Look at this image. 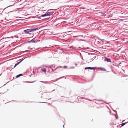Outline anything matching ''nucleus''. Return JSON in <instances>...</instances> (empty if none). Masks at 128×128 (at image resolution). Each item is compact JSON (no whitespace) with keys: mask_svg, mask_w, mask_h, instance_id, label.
<instances>
[{"mask_svg":"<svg viewBox=\"0 0 128 128\" xmlns=\"http://www.w3.org/2000/svg\"><path fill=\"white\" fill-rule=\"evenodd\" d=\"M22 75V74H18V75H17L16 76V78H18L19 77H20V76H21Z\"/></svg>","mask_w":128,"mask_h":128,"instance_id":"11","label":"nucleus"},{"mask_svg":"<svg viewBox=\"0 0 128 128\" xmlns=\"http://www.w3.org/2000/svg\"><path fill=\"white\" fill-rule=\"evenodd\" d=\"M99 69H100L101 70H103V71H105L106 70L105 68H99Z\"/></svg>","mask_w":128,"mask_h":128,"instance_id":"10","label":"nucleus"},{"mask_svg":"<svg viewBox=\"0 0 128 128\" xmlns=\"http://www.w3.org/2000/svg\"><path fill=\"white\" fill-rule=\"evenodd\" d=\"M104 60L108 62H111V60L110 59L108 58H105Z\"/></svg>","mask_w":128,"mask_h":128,"instance_id":"4","label":"nucleus"},{"mask_svg":"<svg viewBox=\"0 0 128 128\" xmlns=\"http://www.w3.org/2000/svg\"><path fill=\"white\" fill-rule=\"evenodd\" d=\"M102 16H106V14L104 13H102Z\"/></svg>","mask_w":128,"mask_h":128,"instance_id":"15","label":"nucleus"},{"mask_svg":"<svg viewBox=\"0 0 128 128\" xmlns=\"http://www.w3.org/2000/svg\"><path fill=\"white\" fill-rule=\"evenodd\" d=\"M101 40L103 42H104L103 40Z\"/></svg>","mask_w":128,"mask_h":128,"instance_id":"23","label":"nucleus"},{"mask_svg":"<svg viewBox=\"0 0 128 128\" xmlns=\"http://www.w3.org/2000/svg\"><path fill=\"white\" fill-rule=\"evenodd\" d=\"M49 16V14H48V13L47 12H46L45 14L43 15H41L42 17H44L45 16Z\"/></svg>","mask_w":128,"mask_h":128,"instance_id":"5","label":"nucleus"},{"mask_svg":"<svg viewBox=\"0 0 128 128\" xmlns=\"http://www.w3.org/2000/svg\"><path fill=\"white\" fill-rule=\"evenodd\" d=\"M52 69V70H53V69H52H52Z\"/></svg>","mask_w":128,"mask_h":128,"instance_id":"29","label":"nucleus"},{"mask_svg":"<svg viewBox=\"0 0 128 128\" xmlns=\"http://www.w3.org/2000/svg\"><path fill=\"white\" fill-rule=\"evenodd\" d=\"M13 38L14 36H12L10 37H7L5 39H6V40H7V42H8L10 40V38H12V39H13Z\"/></svg>","mask_w":128,"mask_h":128,"instance_id":"2","label":"nucleus"},{"mask_svg":"<svg viewBox=\"0 0 128 128\" xmlns=\"http://www.w3.org/2000/svg\"><path fill=\"white\" fill-rule=\"evenodd\" d=\"M34 49L35 48H30V50H32L33 49Z\"/></svg>","mask_w":128,"mask_h":128,"instance_id":"21","label":"nucleus"},{"mask_svg":"<svg viewBox=\"0 0 128 128\" xmlns=\"http://www.w3.org/2000/svg\"><path fill=\"white\" fill-rule=\"evenodd\" d=\"M41 70L44 72L46 73V70L45 68H42L41 69Z\"/></svg>","mask_w":128,"mask_h":128,"instance_id":"12","label":"nucleus"},{"mask_svg":"<svg viewBox=\"0 0 128 128\" xmlns=\"http://www.w3.org/2000/svg\"><path fill=\"white\" fill-rule=\"evenodd\" d=\"M40 82H43V83H45V82H43V81H41Z\"/></svg>","mask_w":128,"mask_h":128,"instance_id":"22","label":"nucleus"},{"mask_svg":"<svg viewBox=\"0 0 128 128\" xmlns=\"http://www.w3.org/2000/svg\"><path fill=\"white\" fill-rule=\"evenodd\" d=\"M38 29V28H35L30 29V30H31V32L32 31L36 30H37Z\"/></svg>","mask_w":128,"mask_h":128,"instance_id":"9","label":"nucleus"},{"mask_svg":"<svg viewBox=\"0 0 128 128\" xmlns=\"http://www.w3.org/2000/svg\"><path fill=\"white\" fill-rule=\"evenodd\" d=\"M87 100H88L90 101H91L92 100H89V99H87Z\"/></svg>","mask_w":128,"mask_h":128,"instance_id":"24","label":"nucleus"},{"mask_svg":"<svg viewBox=\"0 0 128 128\" xmlns=\"http://www.w3.org/2000/svg\"><path fill=\"white\" fill-rule=\"evenodd\" d=\"M9 6L8 7H9V6Z\"/></svg>","mask_w":128,"mask_h":128,"instance_id":"28","label":"nucleus"},{"mask_svg":"<svg viewBox=\"0 0 128 128\" xmlns=\"http://www.w3.org/2000/svg\"><path fill=\"white\" fill-rule=\"evenodd\" d=\"M67 68V66H64L63 67H62V66H59L58 67H57L55 69V70H56V69H57V68Z\"/></svg>","mask_w":128,"mask_h":128,"instance_id":"6","label":"nucleus"},{"mask_svg":"<svg viewBox=\"0 0 128 128\" xmlns=\"http://www.w3.org/2000/svg\"><path fill=\"white\" fill-rule=\"evenodd\" d=\"M116 119H118V117H116Z\"/></svg>","mask_w":128,"mask_h":128,"instance_id":"25","label":"nucleus"},{"mask_svg":"<svg viewBox=\"0 0 128 128\" xmlns=\"http://www.w3.org/2000/svg\"><path fill=\"white\" fill-rule=\"evenodd\" d=\"M54 90H53L52 91H54Z\"/></svg>","mask_w":128,"mask_h":128,"instance_id":"30","label":"nucleus"},{"mask_svg":"<svg viewBox=\"0 0 128 128\" xmlns=\"http://www.w3.org/2000/svg\"><path fill=\"white\" fill-rule=\"evenodd\" d=\"M24 59H22V60H21V61H19V62H18V63H19V64H20V63L24 60Z\"/></svg>","mask_w":128,"mask_h":128,"instance_id":"16","label":"nucleus"},{"mask_svg":"<svg viewBox=\"0 0 128 128\" xmlns=\"http://www.w3.org/2000/svg\"><path fill=\"white\" fill-rule=\"evenodd\" d=\"M24 32L26 33H29L31 32L30 29H29L25 30L24 31Z\"/></svg>","mask_w":128,"mask_h":128,"instance_id":"3","label":"nucleus"},{"mask_svg":"<svg viewBox=\"0 0 128 128\" xmlns=\"http://www.w3.org/2000/svg\"><path fill=\"white\" fill-rule=\"evenodd\" d=\"M14 37L16 38H18V36H15Z\"/></svg>","mask_w":128,"mask_h":128,"instance_id":"19","label":"nucleus"},{"mask_svg":"<svg viewBox=\"0 0 128 128\" xmlns=\"http://www.w3.org/2000/svg\"><path fill=\"white\" fill-rule=\"evenodd\" d=\"M70 48H74V47L72 46H71L70 47Z\"/></svg>","mask_w":128,"mask_h":128,"instance_id":"18","label":"nucleus"},{"mask_svg":"<svg viewBox=\"0 0 128 128\" xmlns=\"http://www.w3.org/2000/svg\"><path fill=\"white\" fill-rule=\"evenodd\" d=\"M100 101H102V100H100Z\"/></svg>","mask_w":128,"mask_h":128,"instance_id":"31","label":"nucleus"},{"mask_svg":"<svg viewBox=\"0 0 128 128\" xmlns=\"http://www.w3.org/2000/svg\"><path fill=\"white\" fill-rule=\"evenodd\" d=\"M114 112H116V111H115V110H114Z\"/></svg>","mask_w":128,"mask_h":128,"instance_id":"27","label":"nucleus"},{"mask_svg":"<svg viewBox=\"0 0 128 128\" xmlns=\"http://www.w3.org/2000/svg\"><path fill=\"white\" fill-rule=\"evenodd\" d=\"M1 94V93H0V94Z\"/></svg>","mask_w":128,"mask_h":128,"instance_id":"32","label":"nucleus"},{"mask_svg":"<svg viewBox=\"0 0 128 128\" xmlns=\"http://www.w3.org/2000/svg\"><path fill=\"white\" fill-rule=\"evenodd\" d=\"M55 66L54 65H52V67H54V68L55 67Z\"/></svg>","mask_w":128,"mask_h":128,"instance_id":"17","label":"nucleus"},{"mask_svg":"<svg viewBox=\"0 0 128 128\" xmlns=\"http://www.w3.org/2000/svg\"><path fill=\"white\" fill-rule=\"evenodd\" d=\"M125 120H123L122 121V122H124Z\"/></svg>","mask_w":128,"mask_h":128,"instance_id":"26","label":"nucleus"},{"mask_svg":"<svg viewBox=\"0 0 128 128\" xmlns=\"http://www.w3.org/2000/svg\"><path fill=\"white\" fill-rule=\"evenodd\" d=\"M35 42V40H34L33 39H32L31 40L28 41V43H30V42H32V43H34Z\"/></svg>","mask_w":128,"mask_h":128,"instance_id":"7","label":"nucleus"},{"mask_svg":"<svg viewBox=\"0 0 128 128\" xmlns=\"http://www.w3.org/2000/svg\"><path fill=\"white\" fill-rule=\"evenodd\" d=\"M127 122H124V123H122L121 124V126H123L124 125L126 124Z\"/></svg>","mask_w":128,"mask_h":128,"instance_id":"13","label":"nucleus"},{"mask_svg":"<svg viewBox=\"0 0 128 128\" xmlns=\"http://www.w3.org/2000/svg\"><path fill=\"white\" fill-rule=\"evenodd\" d=\"M96 68L95 67H86L85 68V69L87 70V69H89V70H95Z\"/></svg>","mask_w":128,"mask_h":128,"instance_id":"1","label":"nucleus"},{"mask_svg":"<svg viewBox=\"0 0 128 128\" xmlns=\"http://www.w3.org/2000/svg\"><path fill=\"white\" fill-rule=\"evenodd\" d=\"M47 13H48V14H49V15L50 16L51 15H52L53 13V12H48Z\"/></svg>","mask_w":128,"mask_h":128,"instance_id":"8","label":"nucleus"},{"mask_svg":"<svg viewBox=\"0 0 128 128\" xmlns=\"http://www.w3.org/2000/svg\"><path fill=\"white\" fill-rule=\"evenodd\" d=\"M47 67H48V68H52V66H47Z\"/></svg>","mask_w":128,"mask_h":128,"instance_id":"20","label":"nucleus"},{"mask_svg":"<svg viewBox=\"0 0 128 128\" xmlns=\"http://www.w3.org/2000/svg\"><path fill=\"white\" fill-rule=\"evenodd\" d=\"M19 64V63H16V64L14 66V68L17 65H18V64Z\"/></svg>","mask_w":128,"mask_h":128,"instance_id":"14","label":"nucleus"}]
</instances>
